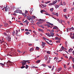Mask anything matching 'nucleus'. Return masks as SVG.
Returning a JSON list of instances; mask_svg holds the SVG:
<instances>
[{
  "label": "nucleus",
  "mask_w": 74,
  "mask_h": 74,
  "mask_svg": "<svg viewBox=\"0 0 74 74\" xmlns=\"http://www.w3.org/2000/svg\"><path fill=\"white\" fill-rule=\"evenodd\" d=\"M36 23V24L38 25L39 24H42V23L44 22V20L43 19H40Z\"/></svg>",
  "instance_id": "f257e3e1"
},
{
  "label": "nucleus",
  "mask_w": 74,
  "mask_h": 74,
  "mask_svg": "<svg viewBox=\"0 0 74 74\" xmlns=\"http://www.w3.org/2000/svg\"><path fill=\"white\" fill-rule=\"evenodd\" d=\"M16 53L15 51H14L13 52H12V53H11L10 54V56H16Z\"/></svg>",
  "instance_id": "f03ea898"
},
{
  "label": "nucleus",
  "mask_w": 74,
  "mask_h": 74,
  "mask_svg": "<svg viewBox=\"0 0 74 74\" xmlns=\"http://www.w3.org/2000/svg\"><path fill=\"white\" fill-rule=\"evenodd\" d=\"M21 63L22 64V66H23L25 65V64L26 63V62L25 60H23L21 62Z\"/></svg>",
  "instance_id": "7ed1b4c3"
},
{
  "label": "nucleus",
  "mask_w": 74,
  "mask_h": 74,
  "mask_svg": "<svg viewBox=\"0 0 74 74\" xmlns=\"http://www.w3.org/2000/svg\"><path fill=\"white\" fill-rule=\"evenodd\" d=\"M11 39V37L10 36H8L7 39L8 42H10V41Z\"/></svg>",
  "instance_id": "20e7f679"
},
{
  "label": "nucleus",
  "mask_w": 74,
  "mask_h": 74,
  "mask_svg": "<svg viewBox=\"0 0 74 74\" xmlns=\"http://www.w3.org/2000/svg\"><path fill=\"white\" fill-rule=\"evenodd\" d=\"M12 64V62H10V61L9 60L8 61V62H7L6 63V64L7 65L11 64Z\"/></svg>",
  "instance_id": "39448f33"
},
{
  "label": "nucleus",
  "mask_w": 74,
  "mask_h": 74,
  "mask_svg": "<svg viewBox=\"0 0 74 74\" xmlns=\"http://www.w3.org/2000/svg\"><path fill=\"white\" fill-rule=\"evenodd\" d=\"M35 16H30V19H35Z\"/></svg>",
  "instance_id": "423d86ee"
},
{
  "label": "nucleus",
  "mask_w": 74,
  "mask_h": 74,
  "mask_svg": "<svg viewBox=\"0 0 74 74\" xmlns=\"http://www.w3.org/2000/svg\"><path fill=\"white\" fill-rule=\"evenodd\" d=\"M54 33L53 32H51L50 33V36H49V37L50 36H52L53 37L54 36Z\"/></svg>",
  "instance_id": "0eeeda50"
},
{
  "label": "nucleus",
  "mask_w": 74,
  "mask_h": 74,
  "mask_svg": "<svg viewBox=\"0 0 74 74\" xmlns=\"http://www.w3.org/2000/svg\"><path fill=\"white\" fill-rule=\"evenodd\" d=\"M58 27L56 26H55V27H53V29H58Z\"/></svg>",
  "instance_id": "6e6552de"
},
{
  "label": "nucleus",
  "mask_w": 74,
  "mask_h": 74,
  "mask_svg": "<svg viewBox=\"0 0 74 74\" xmlns=\"http://www.w3.org/2000/svg\"><path fill=\"white\" fill-rule=\"evenodd\" d=\"M61 48H62V49H60V50H59V51H62L63 49H64V48L63 46H62L61 47Z\"/></svg>",
  "instance_id": "1a4fd4ad"
},
{
  "label": "nucleus",
  "mask_w": 74,
  "mask_h": 74,
  "mask_svg": "<svg viewBox=\"0 0 74 74\" xmlns=\"http://www.w3.org/2000/svg\"><path fill=\"white\" fill-rule=\"evenodd\" d=\"M25 16L27 17L28 20L29 21H30V16L29 17V16H27L25 14Z\"/></svg>",
  "instance_id": "9d476101"
},
{
  "label": "nucleus",
  "mask_w": 74,
  "mask_h": 74,
  "mask_svg": "<svg viewBox=\"0 0 74 74\" xmlns=\"http://www.w3.org/2000/svg\"><path fill=\"white\" fill-rule=\"evenodd\" d=\"M19 12V11L17 10H15V12H14L15 13H19L20 14H21V12Z\"/></svg>",
  "instance_id": "9b49d317"
},
{
  "label": "nucleus",
  "mask_w": 74,
  "mask_h": 74,
  "mask_svg": "<svg viewBox=\"0 0 74 74\" xmlns=\"http://www.w3.org/2000/svg\"><path fill=\"white\" fill-rule=\"evenodd\" d=\"M42 42V46L43 47V46H45V44H46V43L45 42Z\"/></svg>",
  "instance_id": "f8f14e48"
},
{
  "label": "nucleus",
  "mask_w": 74,
  "mask_h": 74,
  "mask_svg": "<svg viewBox=\"0 0 74 74\" xmlns=\"http://www.w3.org/2000/svg\"><path fill=\"white\" fill-rule=\"evenodd\" d=\"M45 60L46 61L48 59V57L47 56H45Z\"/></svg>",
  "instance_id": "ddd939ff"
},
{
  "label": "nucleus",
  "mask_w": 74,
  "mask_h": 74,
  "mask_svg": "<svg viewBox=\"0 0 74 74\" xmlns=\"http://www.w3.org/2000/svg\"><path fill=\"white\" fill-rule=\"evenodd\" d=\"M33 11V8H32L31 9V10L30 11V14H32V12Z\"/></svg>",
  "instance_id": "4468645a"
},
{
  "label": "nucleus",
  "mask_w": 74,
  "mask_h": 74,
  "mask_svg": "<svg viewBox=\"0 0 74 74\" xmlns=\"http://www.w3.org/2000/svg\"><path fill=\"white\" fill-rule=\"evenodd\" d=\"M40 61H41V60H38L36 62V63H40Z\"/></svg>",
  "instance_id": "2eb2a0df"
},
{
  "label": "nucleus",
  "mask_w": 74,
  "mask_h": 74,
  "mask_svg": "<svg viewBox=\"0 0 74 74\" xmlns=\"http://www.w3.org/2000/svg\"><path fill=\"white\" fill-rule=\"evenodd\" d=\"M47 23V24H49V25H51V26H52L53 24H52L49 22H47L46 23Z\"/></svg>",
  "instance_id": "dca6fc26"
},
{
  "label": "nucleus",
  "mask_w": 74,
  "mask_h": 74,
  "mask_svg": "<svg viewBox=\"0 0 74 74\" xmlns=\"http://www.w3.org/2000/svg\"><path fill=\"white\" fill-rule=\"evenodd\" d=\"M57 1L58 0H55V1H53V3L54 4H55L57 2Z\"/></svg>",
  "instance_id": "f3484780"
},
{
  "label": "nucleus",
  "mask_w": 74,
  "mask_h": 74,
  "mask_svg": "<svg viewBox=\"0 0 74 74\" xmlns=\"http://www.w3.org/2000/svg\"><path fill=\"white\" fill-rule=\"evenodd\" d=\"M72 49H69V50H68V51L69 52H72Z\"/></svg>",
  "instance_id": "a211bd4d"
},
{
  "label": "nucleus",
  "mask_w": 74,
  "mask_h": 74,
  "mask_svg": "<svg viewBox=\"0 0 74 74\" xmlns=\"http://www.w3.org/2000/svg\"><path fill=\"white\" fill-rule=\"evenodd\" d=\"M62 69V68H59L58 69V72H59Z\"/></svg>",
  "instance_id": "6ab92c4d"
},
{
  "label": "nucleus",
  "mask_w": 74,
  "mask_h": 74,
  "mask_svg": "<svg viewBox=\"0 0 74 74\" xmlns=\"http://www.w3.org/2000/svg\"><path fill=\"white\" fill-rule=\"evenodd\" d=\"M54 15H56L57 17L58 16V13H56V14H54Z\"/></svg>",
  "instance_id": "aec40b11"
},
{
  "label": "nucleus",
  "mask_w": 74,
  "mask_h": 74,
  "mask_svg": "<svg viewBox=\"0 0 74 74\" xmlns=\"http://www.w3.org/2000/svg\"><path fill=\"white\" fill-rule=\"evenodd\" d=\"M42 38L43 40H45V41H46V40H49L48 39H46V38H45L44 37H43Z\"/></svg>",
  "instance_id": "412c9836"
},
{
  "label": "nucleus",
  "mask_w": 74,
  "mask_h": 74,
  "mask_svg": "<svg viewBox=\"0 0 74 74\" xmlns=\"http://www.w3.org/2000/svg\"><path fill=\"white\" fill-rule=\"evenodd\" d=\"M5 11L6 12L7 11V10L8 9V8H7V6H6V7H5Z\"/></svg>",
  "instance_id": "4be33fe9"
},
{
  "label": "nucleus",
  "mask_w": 74,
  "mask_h": 74,
  "mask_svg": "<svg viewBox=\"0 0 74 74\" xmlns=\"http://www.w3.org/2000/svg\"><path fill=\"white\" fill-rule=\"evenodd\" d=\"M54 5V4H53V3H51L49 4V5L50 6V5Z\"/></svg>",
  "instance_id": "5701e85b"
},
{
  "label": "nucleus",
  "mask_w": 74,
  "mask_h": 74,
  "mask_svg": "<svg viewBox=\"0 0 74 74\" xmlns=\"http://www.w3.org/2000/svg\"><path fill=\"white\" fill-rule=\"evenodd\" d=\"M64 17L66 18V19H68L67 16L66 15H64Z\"/></svg>",
  "instance_id": "b1692460"
},
{
  "label": "nucleus",
  "mask_w": 74,
  "mask_h": 74,
  "mask_svg": "<svg viewBox=\"0 0 74 74\" xmlns=\"http://www.w3.org/2000/svg\"><path fill=\"white\" fill-rule=\"evenodd\" d=\"M59 6H59V5H56V6H55V8H56L57 9V8H58Z\"/></svg>",
  "instance_id": "393cba45"
},
{
  "label": "nucleus",
  "mask_w": 74,
  "mask_h": 74,
  "mask_svg": "<svg viewBox=\"0 0 74 74\" xmlns=\"http://www.w3.org/2000/svg\"><path fill=\"white\" fill-rule=\"evenodd\" d=\"M46 42L47 43V44H49V45H52V44H50L49 43V42H47V41L46 40Z\"/></svg>",
  "instance_id": "a878e982"
},
{
  "label": "nucleus",
  "mask_w": 74,
  "mask_h": 74,
  "mask_svg": "<svg viewBox=\"0 0 74 74\" xmlns=\"http://www.w3.org/2000/svg\"><path fill=\"white\" fill-rule=\"evenodd\" d=\"M25 34L27 35H28L30 34V33L29 32H25Z\"/></svg>",
  "instance_id": "bb28decb"
},
{
  "label": "nucleus",
  "mask_w": 74,
  "mask_h": 74,
  "mask_svg": "<svg viewBox=\"0 0 74 74\" xmlns=\"http://www.w3.org/2000/svg\"><path fill=\"white\" fill-rule=\"evenodd\" d=\"M53 8H52L50 9V11H51V12H53Z\"/></svg>",
  "instance_id": "cd10ccee"
},
{
  "label": "nucleus",
  "mask_w": 74,
  "mask_h": 74,
  "mask_svg": "<svg viewBox=\"0 0 74 74\" xmlns=\"http://www.w3.org/2000/svg\"><path fill=\"white\" fill-rule=\"evenodd\" d=\"M50 2V1H47L46 2H45V3L46 4H47L49 3Z\"/></svg>",
  "instance_id": "c85d7f7f"
},
{
  "label": "nucleus",
  "mask_w": 74,
  "mask_h": 74,
  "mask_svg": "<svg viewBox=\"0 0 74 74\" xmlns=\"http://www.w3.org/2000/svg\"><path fill=\"white\" fill-rule=\"evenodd\" d=\"M45 14L47 15H49V14L47 12H45Z\"/></svg>",
  "instance_id": "c756f323"
},
{
  "label": "nucleus",
  "mask_w": 74,
  "mask_h": 74,
  "mask_svg": "<svg viewBox=\"0 0 74 74\" xmlns=\"http://www.w3.org/2000/svg\"><path fill=\"white\" fill-rule=\"evenodd\" d=\"M15 33V31H14L12 32V34H13V36H14V33Z\"/></svg>",
  "instance_id": "7c9ffc66"
},
{
  "label": "nucleus",
  "mask_w": 74,
  "mask_h": 74,
  "mask_svg": "<svg viewBox=\"0 0 74 74\" xmlns=\"http://www.w3.org/2000/svg\"><path fill=\"white\" fill-rule=\"evenodd\" d=\"M69 29L70 30L72 29V30H73L74 29V28L73 27H72L71 28H70Z\"/></svg>",
  "instance_id": "2f4dec72"
},
{
  "label": "nucleus",
  "mask_w": 74,
  "mask_h": 74,
  "mask_svg": "<svg viewBox=\"0 0 74 74\" xmlns=\"http://www.w3.org/2000/svg\"><path fill=\"white\" fill-rule=\"evenodd\" d=\"M66 8H65L64 9L63 11L64 12H66Z\"/></svg>",
  "instance_id": "473e14b6"
},
{
  "label": "nucleus",
  "mask_w": 74,
  "mask_h": 74,
  "mask_svg": "<svg viewBox=\"0 0 74 74\" xmlns=\"http://www.w3.org/2000/svg\"><path fill=\"white\" fill-rule=\"evenodd\" d=\"M42 65L43 66H44V67H46V64H42Z\"/></svg>",
  "instance_id": "72a5a7b5"
},
{
  "label": "nucleus",
  "mask_w": 74,
  "mask_h": 74,
  "mask_svg": "<svg viewBox=\"0 0 74 74\" xmlns=\"http://www.w3.org/2000/svg\"><path fill=\"white\" fill-rule=\"evenodd\" d=\"M54 68V66H53L52 68V69H51V71H53V70Z\"/></svg>",
  "instance_id": "f704fd0d"
},
{
  "label": "nucleus",
  "mask_w": 74,
  "mask_h": 74,
  "mask_svg": "<svg viewBox=\"0 0 74 74\" xmlns=\"http://www.w3.org/2000/svg\"><path fill=\"white\" fill-rule=\"evenodd\" d=\"M33 48H31L30 49L29 51H33Z\"/></svg>",
  "instance_id": "c9c22d12"
},
{
  "label": "nucleus",
  "mask_w": 74,
  "mask_h": 74,
  "mask_svg": "<svg viewBox=\"0 0 74 74\" xmlns=\"http://www.w3.org/2000/svg\"><path fill=\"white\" fill-rule=\"evenodd\" d=\"M25 68V66H22L21 67V69H23V68Z\"/></svg>",
  "instance_id": "e433bc0d"
},
{
  "label": "nucleus",
  "mask_w": 74,
  "mask_h": 74,
  "mask_svg": "<svg viewBox=\"0 0 74 74\" xmlns=\"http://www.w3.org/2000/svg\"><path fill=\"white\" fill-rule=\"evenodd\" d=\"M59 38L58 37H55V40H58V38Z\"/></svg>",
  "instance_id": "4c0bfd02"
},
{
  "label": "nucleus",
  "mask_w": 74,
  "mask_h": 74,
  "mask_svg": "<svg viewBox=\"0 0 74 74\" xmlns=\"http://www.w3.org/2000/svg\"><path fill=\"white\" fill-rule=\"evenodd\" d=\"M73 57L72 56H71L70 57V58L69 59V60H70L71 59H73Z\"/></svg>",
  "instance_id": "58836bf2"
},
{
  "label": "nucleus",
  "mask_w": 74,
  "mask_h": 74,
  "mask_svg": "<svg viewBox=\"0 0 74 74\" xmlns=\"http://www.w3.org/2000/svg\"><path fill=\"white\" fill-rule=\"evenodd\" d=\"M0 64L2 65H3V66H5V65L4 64H3L2 63H0Z\"/></svg>",
  "instance_id": "ea45409f"
},
{
  "label": "nucleus",
  "mask_w": 74,
  "mask_h": 74,
  "mask_svg": "<svg viewBox=\"0 0 74 74\" xmlns=\"http://www.w3.org/2000/svg\"><path fill=\"white\" fill-rule=\"evenodd\" d=\"M28 67H29V66L28 65H26L25 69H28Z\"/></svg>",
  "instance_id": "a19ab883"
},
{
  "label": "nucleus",
  "mask_w": 74,
  "mask_h": 74,
  "mask_svg": "<svg viewBox=\"0 0 74 74\" xmlns=\"http://www.w3.org/2000/svg\"><path fill=\"white\" fill-rule=\"evenodd\" d=\"M17 51L19 52L20 53H21V52L18 49L17 50Z\"/></svg>",
  "instance_id": "79ce46f5"
},
{
  "label": "nucleus",
  "mask_w": 74,
  "mask_h": 74,
  "mask_svg": "<svg viewBox=\"0 0 74 74\" xmlns=\"http://www.w3.org/2000/svg\"><path fill=\"white\" fill-rule=\"evenodd\" d=\"M42 29H38V30L39 32H41V31H42Z\"/></svg>",
  "instance_id": "37998d69"
},
{
  "label": "nucleus",
  "mask_w": 74,
  "mask_h": 74,
  "mask_svg": "<svg viewBox=\"0 0 74 74\" xmlns=\"http://www.w3.org/2000/svg\"><path fill=\"white\" fill-rule=\"evenodd\" d=\"M48 66V67L49 68H51V67H52V66Z\"/></svg>",
  "instance_id": "c03bdc74"
},
{
  "label": "nucleus",
  "mask_w": 74,
  "mask_h": 74,
  "mask_svg": "<svg viewBox=\"0 0 74 74\" xmlns=\"http://www.w3.org/2000/svg\"><path fill=\"white\" fill-rule=\"evenodd\" d=\"M47 53L48 54H50V53L49 51H47Z\"/></svg>",
  "instance_id": "a18cd8bd"
},
{
  "label": "nucleus",
  "mask_w": 74,
  "mask_h": 74,
  "mask_svg": "<svg viewBox=\"0 0 74 74\" xmlns=\"http://www.w3.org/2000/svg\"><path fill=\"white\" fill-rule=\"evenodd\" d=\"M39 48L38 47H36V49L37 50H39Z\"/></svg>",
  "instance_id": "49530a36"
},
{
  "label": "nucleus",
  "mask_w": 74,
  "mask_h": 74,
  "mask_svg": "<svg viewBox=\"0 0 74 74\" xmlns=\"http://www.w3.org/2000/svg\"><path fill=\"white\" fill-rule=\"evenodd\" d=\"M63 4L64 5H66V3L64 1L63 2Z\"/></svg>",
  "instance_id": "de8ad7c7"
},
{
  "label": "nucleus",
  "mask_w": 74,
  "mask_h": 74,
  "mask_svg": "<svg viewBox=\"0 0 74 74\" xmlns=\"http://www.w3.org/2000/svg\"><path fill=\"white\" fill-rule=\"evenodd\" d=\"M72 61H73V63H74V58H72Z\"/></svg>",
  "instance_id": "09e8293b"
},
{
  "label": "nucleus",
  "mask_w": 74,
  "mask_h": 74,
  "mask_svg": "<svg viewBox=\"0 0 74 74\" xmlns=\"http://www.w3.org/2000/svg\"><path fill=\"white\" fill-rule=\"evenodd\" d=\"M27 23V20H25V21H24V22H23V23Z\"/></svg>",
  "instance_id": "8fccbe9b"
},
{
  "label": "nucleus",
  "mask_w": 74,
  "mask_h": 74,
  "mask_svg": "<svg viewBox=\"0 0 74 74\" xmlns=\"http://www.w3.org/2000/svg\"><path fill=\"white\" fill-rule=\"evenodd\" d=\"M55 32H57V33H58L59 32V30H55Z\"/></svg>",
  "instance_id": "3c124183"
},
{
  "label": "nucleus",
  "mask_w": 74,
  "mask_h": 74,
  "mask_svg": "<svg viewBox=\"0 0 74 74\" xmlns=\"http://www.w3.org/2000/svg\"><path fill=\"white\" fill-rule=\"evenodd\" d=\"M20 25H22V26L23 25V24L22 23H20Z\"/></svg>",
  "instance_id": "603ef678"
},
{
  "label": "nucleus",
  "mask_w": 74,
  "mask_h": 74,
  "mask_svg": "<svg viewBox=\"0 0 74 74\" xmlns=\"http://www.w3.org/2000/svg\"><path fill=\"white\" fill-rule=\"evenodd\" d=\"M65 43L66 45L67 44V41H66V42H65Z\"/></svg>",
  "instance_id": "864d4df0"
},
{
  "label": "nucleus",
  "mask_w": 74,
  "mask_h": 74,
  "mask_svg": "<svg viewBox=\"0 0 74 74\" xmlns=\"http://www.w3.org/2000/svg\"><path fill=\"white\" fill-rule=\"evenodd\" d=\"M16 34H17L18 32V31L17 30H16Z\"/></svg>",
  "instance_id": "5fc2aeb1"
},
{
  "label": "nucleus",
  "mask_w": 74,
  "mask_h": 74,
  "mask_svg": "<svg viewBox=\"0 0 74 74\" xmlns=\"http://www.w3.org/2000/svg\"><path fill=\"white\" fill-rule=\"evenodd\" d=\"M60 3H61V5H63V4H62V1H61Z\"/></svg>",
  "instance_id": "6e6d98bb"
},
{
  "label": "nucleus",
  "mask_w": 74,
  "mask_h": 74,
  "mask_svg": "<svg viewBox=\"0 0 74 74\" xmlns=\"http://www.w3.org/2000/svg\"><path fill=\"white\" fill-rule=\"evenodd\" d=\"M51 61V58H49L48 61Z\"/></svg>",
  "instance_id": "4d7b16f0"
},
{
  "label": "nucleus",
  "mask_w": 74,
  "mask_h": 74,
  "mask_svg": "<svg viewBox=\"0 0 74 74\" xmlns=\"http://www.w3.org/2000/svg\"><path fill=\"white\" fill-rule=\"evenodd\" d=\"M49 27H51V28H52V26L51 27V26H48L47 27V28H49Z\"/></svg>",
  "instance_id": "13d9d810"
},
{
  "label": "nucleus",
  "mask_w": 74,
  "mask_h": 74,
  "mask_svg": "<svg viewBox=\"0 0 74 74\" xmlns=\"http://www.w3.org/2000/svg\"><path fill=\"white\" fill-rule=\"evenodd\" d=\"M65 57L67 59H68V57L67 56H66Z\"/></svg>",
  "instance_id": "bf43d9fd"
},
{
  "label": "nucleus",
  "mask_w": 74,
  "mask_h": 74,
  "mask_svg": "<svg viewBox=\"0 0 74 74\" xmlns=\"http://www.w3.org/2000/svg\"><path fill=\"white\" fill-rule=\"evenodd\" d=\"M51 32H54V30H53L52 29V30H51Z\"/></svg>",
  "instance_id": "052dcab7"
},
{
  "label": "nucleus",
  "mask_w": 74,
  "mask_h": 74,
  "mask_svg": "<svg viewBox=\"0 0 74 74\" xmlns=\"http://www.w3.org/2000/svg\"><path fill=\"white\" fill-rule=\"evenodd\" d=\"M33 32L35 34H36V32L35 31H33Z\"/></svg>",
  "instance_id": "680f3d73"
},
{
  "label": "nucleus",
  "mask_w": 74,
  "mask_h": 74,
  "mask_svg": "<svg viewBox=\"0 0 74 74\" xmlns=\"http://www.w3.org/2000/svg\"><path fill=\"white\" fill-rule=\"evenodd\" d=\"M74 8H72L71 9V11H73V10H74Z\"/></svg>",
  "instance_id": "e2e57ef3"
},
{
  "label": "nucleus",
  "mask_w": 74,
  "mask_h": 74,
  "mask_svg": "<svg viewBox=\"0 0 74 74\" xmlns=\"http://www.w3.org/2000/svg\"><path fill=\"white\" fill-rule=\"evenodd\" d=\"M31 22H32V25H34V24H33L34 21H31Z\"/></svg>",
  "instance_id": "0e129e2a"
},
{
  "label": "nucleus",
  "mask_w": 74,
  "mask_h": 74,
  "mask_svg": "<svg viewBox=\"0 0 74 74\" xmlns=\"http://www.w3.org/2000/svg\"><path fill=\"white\" fill-rule=\"evenodd\" d=\"M72 38L74 39V36H73L71 38Z\"/></svg>",
  "instance_id": "69168bd1"
},
{
  "label": "nucleus",
  "mask_w": 74,
  "mask_h": 74,
  "mask_svg": "<svg viewBox=\"0 0 74 74\" xmlns=\"http://www.w3.org/2000/svg\"><path fill=\"white\" fill-rule=\"evenodd\" d=\"M25 31H29V29H25Z\"/></svg>",
  "instance_id": "338daca9"
},
{
  "label": "nucleus",
  "mask_w": 74,
  "mask_h": 74,
  "mask_svg": "<svg viewBox=\"0 0 74 74\" xmlns=\"http://www.w3.org/2000/svg\"><path fill=\"white\" fill-rule=\"evenodd\" d=\"M58 40H61V38H58Z\"/></svg>",
  "instance_id": "774afa93"
}]
</instances>
